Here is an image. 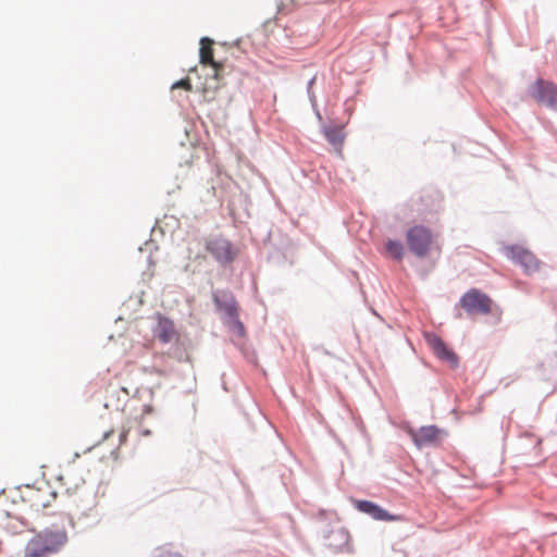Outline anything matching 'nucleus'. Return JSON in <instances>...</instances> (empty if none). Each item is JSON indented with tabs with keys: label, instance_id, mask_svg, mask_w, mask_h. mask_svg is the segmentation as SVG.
I'll return each mask as SVG.
<instances>
[{
	"label": "nucleus",
	"instance_id": "1",
	"mask_svg": "<svg viewBox=\"0 0 557 557\" xmlns=\"http://www.w3.org/2000/svg\"><path fill=\"white\" fill-rule=\"evenodd\" d=\"M22 500L35 517L53 515L57 494L48 483L26 485L22 491Z\"/></svg>",
	"mask_w": 557,
	"mask_h": 557
},
{
	"label": "nucleus",
	"instance_id": "2",
	"mask_svg": "<svg viewBox=\"0 0 557 557\" xmlns=\"http://www.w3.org/2000/svg\"><path fill=\"white\" fill-rule=\"evenodd\" d=\"M65 541V533L60 531L37 534L28 542L24 557H47L57 552Z\"/></svg>",
	"mask_w": 557,
	"mask_h": 557
},
{
	"label": "nucleus",
	"instance_id": "3",
	"mask_svg": "<svg viewBox=\"0 0 557 557\" xmlns=\"http://www.w3.org/2000/svg\"><path fill=\"white\" fill-rule=\"evenodd\" d=\"M205 248L221 265H226L236 260L239 249L223 235H210L205 239Z\"/></svg>",
	"mask_w": 557,
	"mask_h": 557
},
{
	"label": "nucleus",
	"instance_id": "4",
	"mask_svg": "<svg viewBox=\"0 0 557 557\" xmlns=\"http://www.w3.org/2000/svg\"><path fill=\"white\" fill-rule=\"evenodd\" d=\"M406 242L410 251L418 258L426 257L434 245L431 230L423 225L410 227L406 233Z\"/></svg>",
	"mask_w": 557,
	"mask_h": 557
},
{
	"label": "nucleus",
	"instance_id": "5",
	"mask_svg": "<svg viewBox=\"0 0 557 557\" xmlns=\"http://www.w3.org/2000/svg\"><path fill=\"white\" fill-rule=\"evenodd\" d=\"M530 97L539 104L557 110V85L543 78L536 79L529 87Z\"/></svg>",
	"mask_w": 557,
	"mask_h": 557
},
{
	"label": "nucleus",
	"instance_id": "6",
	"mask_svg": "<svg viewBox=\"0 0 557 557\" xmlns=\"http://www.w3.org/2000/svg\"><path fill=\"white\" fill-rule=\"evenodd\" d=\"M492 299L478 289H471L460 299V306L470 315L487 314L492 311Z\"/></svg>",
	"mask_w": 557,
	"mask_h": 557
},
{
	"label": "nucleus",
	"instance_id": "7",
	"mask_svg": "<svg viewBox=\"0 0 557 557\" xmlns=\"http://www.w3.org/2000/svg\"><path fill=\"white\" fill-rule=\"evenodd\" d=\"M505 250L506 256L519 263L527 274L539 271L541 263L531 251L519 246L507 247Z\"/></svg>",
	"mask_w": 557,
	"mask_h": 557
},
{
	"label": "nucleus",
	"instance_id": "8",
	"mask_svg": "<svg viewBox=\"0 0 557 557\" xmlns=\"http://www.w3.org/2000/svg\"><path fill=\"white\" fill-rule=\"evenodd\" d=\"M408 433L418 448L435 445L441 441L444 434V432L435 425L422 426L419 430L410 429Z\"/></svg>",
	"mask_w": 557,
	"mask_h": 557
},
{
	"label": "nucleus",
	"instance_id": "9",
	"mask_svg": "<svg viewBox=\"0 0 557 557\" xmlns=\"http://www.w3.org/2000/svg\"><path fill=\"white\" fill-rule=\"evenodd\" d=\"M425 341L437 358L447 362L451 367H456L458 364L457 355L450 350L437 335L428 333L425 334Z\"/></svg>",
	"mask_w": 557,
	"mask_h": 557
},
{
	"label": "nucleus",
	"instance_id": "10",
	"mask_svg": "<svg viewBox=\"0 0 557 557\" xmlns=\"http://www.w3.org/2000/svg\"><path fill=\"white\" fill-rule=\"evenodd\" d=\"M356 508L379 521H400L403 518L398 515H391L388 511L370 500H357Z\"/></svg>",
	"mask_w": 557,
	"mask_h": 557
},
{
	"label": "nucleus",
	"instance_id": "11",
	"mask_svg": "<svg viewBox=\"0 0 557 557\" xmlns=\"http://www.w3.org/2000/svg\"><path fill=\"white\" fill-rule=\"evenodd\" d=\"M154 335L163 344H168L178 338L173 321L162 315L158 317Z\"/></svg>",
	"mask_w": 557,
	"mask_h": 557
},
{
	"label": "nucleus",
	"instance_id": "12",
	"mask_svg": "<svg viewBox=\"0 0 557 557\" xmlns=\"http://www.w3.org/2000/svg\"><path fill=\"white\" fill-rule=\"evenodd\" d=\"M200 63L203 65H211L215 71V77H218L219 72L223 66L221 63L213 60V40L203 37L200 40Z\"/></svg>",
	"mask_w": 557,
	"mask_h": 557
},
{
	"label": "nucleus",
	"instance_id": "13",
	"mask_svg": "<svg viewBox=\"0 0 557 557\" xmlns=\"http://www.w3.org/2000/svg\"><path fill=\"white\" fill-rule=\"evenodd\" d=\"M135 429L136 431V437L137 441H139L141 437L150 436L152 434L151 430L143 428L140 421L138 420H131L127 422V425L123 428V430L120 433V445H123L126 443L127 436L129 432Z\"/></svg>",
	"mask_w": 557,
	"mask_h": 557
},
{
	"label": "nucleus",
	"instance_id": "14",
	"mask_svg": "<svg viewBox=\"0 0 557 557\" xmlns=\"http://www.w3.org/2000/svg\"><path fill=\"white\" fill-rule=\"evenodd\" d=\"M322 132L332 146L338 149L342 148L345 140L344 127L342 125L324 126Z\"/></svg>",
	"mask_w": 557,
	"mask_h": 557
},
{
	"label": "nucleus",
	"instance_id": "15",
	"mask_svg": "<svg viewBox=\"0 0 557 557\" xmlns=\"http://www.w3.org/2000/svg\"><path fill=\"white\" fill-rule=\"evenodd\" d=\"M385 250L392 258L396 260H401L405 252L403 244L397 240H388L385 244Z\"/></svg>",
	"mask_w": 557,
	"mask_h": 557
},
{
	"label": "nucleus",
	"instance_id": "16",
	"mask_svg": "<svg viewBox=\"0 0 557 557\" xmlns=\"http://www.w3.org/2000/svg\"><path fill=\"white\" fill-rule=\"evenodd\" d=\"M441 200L442 197L437 191H425L419 198V201L422 206L430 208L434 207L435 203H438Z\"/></svg>",
	"mask_w": 557,
	"mask_h": 557
},
{
	"label": "nucleus",
	"instance_id": "17",
	"mask_svg": "<svg viewBox=\"0 0 557 557\" xmlns=\"http://www.w3.org/2000/svg\"><path fill=\"white\" fill-rule=\"evenodd\" d=\"M176 88H183L187 91H191L193 90V85L190 83V79L189 78H183L176 83H174L172 85V89H176Z\"/></svg>",
	"mask_w": 557,
	"mask_h": 557
},
{
	"label": "nucleus",
	"instance_id": "18",
	"mask_svg": "<svg viewBox=\"0 0 557 557\" xmlns=\"http://www.w3.org/2000/svg\"><path fill=\"white\" fill-rule=\"evenodd\" d=\"M221 309H223L231 318L237 315V308L234 300L225 304V306L221 307Z\"/></svg>",
	"mask_w": 557,
	"mask_h": 557
},
{
	"label": "nucleus",
	"instance_id": "19",
	"mask_svg": "<svg viewBox=\"0 0 557 557\" xmlns=\"http://www.w3.org/2000/svg\"><path fill=\"white\" fill-rule=\"evenodd\" d=\"M188 259L194 261L205 260L206 256L200 253H194L193 248H188Z\"/></svg>",
	"mask_w": 557,
	"mask_h": 557
},
{
	"label": "nucleus",
	"instance_id": "20",
	"mask_svg": "<svg viewBox=\"0 0 557 557\" xmlns=\"http://www.w3.org/2000/svg\"><path fill=\"white\" fill-rule=\"evenodd\" d=\"M151 412H152V408L150 406H146L144 409V413H151Z\"/></svg>",
	"mask_w": 557,
	"mask_h": 557
},
{
	"label": "nucleus",
	"instance_id": "21",
	"mask_svg": "<svg viewBox=\"0 0 557 557\" xmlns=\"http://www.w3.org/2000/svg\"><path fill=\"white\" fill-rule=\"evenodd\" d=\"M112 433H113V431H108V432L104 433L103 437L108 438L109 436L112 435Z\"/></svg>",
	"mask_w": 557,
	"mask_h": 557
},
{
	"label": "nucleus",
	"instance_id": "22",
	"mask_svg": "<svg viewBox=\"0 0 557 557\" xmlns=\"http://www.w3.org/2000/svg\"><path fill=\"white\" fill-rule=\"evenodd\" d=\"M161 557H181V556L180 555L166 554V555H163Z\"/></svg>",
	"mask_w": 557,
	"mask_h": 557
}]
</instances>
